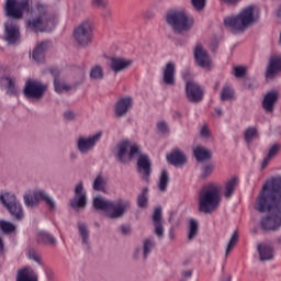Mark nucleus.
Returning <instances> with one entry per match:
<instances>
[{
    "label": "nucleus",
    "mask_w": 281,
    "mask_h": 281,
    "mask_svg": "<svg viewBox=\"0 0 281 281\" xmlns=\"http://www.w3.org/2000/svg\"><path fill=\"white\" fill-rule=\"evenodd\" d=\"M52 49V41H44L36 46V63L37 65L45 64L47 52Z\"/></svg>",
    "instance_id": "nucleus-25"
},
{
    "label": "nucleus",
    "mask_w": 281,
    "mask_h": 281,
    "mask_svg": "<svg viewBox=\"0 0 281 281\" xmlns=\"http://www.w3.org/2000/svg\"><path fill=\"white\" fill-rule=\"evenodd\" d=\"M37 243H43L44 245H56V238L45 231H40L37 233Z\"/></svg>",
    "instance_id": "nucleus-35"
},
{
    "label": "nucleus",
    "mask_w": 281,
    "mask_h": 281,
    "mask_svg": "<svg viewBox=\"0 0 281 281\" xmlns=\"http://www.w3.org/2000/svg\"><path fill=\"white\" fill-rule=\"evenodd\" d=\"M148 188H144L142 194L137 196V205L138 207H147L148 206Z\"/></svg>",
    "instance_id": "nucleus-43"
},
{
    "label": "nucleus",
    "mask_w": 281,
    "mask_h": 281,
    "mask_svg": "<svg viewBox=\"0 0 281 281\" xmlns=\"http://www.w3.org/2000/svg\"><path fill=\"white\" fill-rule=\"evenodd\" d=\"M120 229L123 236H128V234H131V226L122 225Z\"/></svg>",
    "instance_id": "nucleus-55"
},
{
    "label": "nucleus",
    "mask_w": 281,
    "mask_h": 281,
    "mask_svg": "<svg viewBox=\"0 0 281 281\" xmlns=\"http://www.w3.org/2000/svg\"><path fill=\"white\" fill-rule=\"evenodd\" d=\"M224 3H228L229 5H236L240 0H223Z\"/></svg>",
    "instance_id": "nucleus-60"
},
{
    "label": "nucleus",
    "mask_w": 281,
    "mask_h": 281,
    "mask_svg": "<svg viewBox=\"0 0 281 281\" xmlns=\"http://www.w3.org/2000/svg\"><path fill=\"white\" fill-rule=\"evenodd\" d=\"M177 74V66L175 63L169 61L166 64L165 68L162 69V82L167 85V87H175L177 85V80L175 78Z\"/></svg>",
    "instance_id": "nucleus-16"
},
{
    "label": "nucleus",
    "mask_w": 281,
    "mask_h": 281,
    "mask_svg": "<svg viewBox=\"0 0 281 281\" xmlns=\"http://www.w3.org/2000/svg\"><path fill=\"white\" fill-rule=\"evenodd\" d=\"M215 113L218 115V117H221V115H223V110H221L220 108H216Z\"/></svg>",
    "instance_id": "nucleus-64"
},
{
    "label": "nucleus",
    "mask_w": 281,
    "mask_h": 281,
    "mask_svg": "<svg viewBox=\"0 0 281 281\" xmlns=\"http://www.w3.org/2000/svg\"><path fill=\"white\" fill-rule=\"evenodd\" d=\"M24 203L27 207H34V204L36 203V191H29L24 195Z\"/></svg>",
    "instance_id": "nucleus-45"
},
{
    "label": "nucleus",
    "mask_w": 281,
    "mask_h": 281,
    "mask_svg": "<svg viewBox=\"0 0 281 281\" xmlns=\"http://www.w3.org/2000/svg\"><path fill=\"white\" fill-rule=\"evenodd\" d=\"M214 168H216L214 164H204L201 168V179H207L214 172Z\"/></svg>",
    "instance_id": "nucleus-44"
},
{
    "label": "nucleus",
    "mask_w": 281,
    "mask_h": 281,
    "mask_svg": "<svg viewBox=\"0 0 281 281\" xmlns=\"http://www.w3.org/2000/svg\"><path fill=\"white\" fill-rule=\"evenodd\" d=\"M156 243L153 239H144L143 240V256L144 260L150 256L153 248L156 247Z\"/></svg>",
    "instance_id": "nucleus-40"
},
{
    "label": "nucleus",
    "mask_w": 281,
    "mask_h": 281,
    "mask_svg": "<svg viewBox=\"0 0 281 281\" xmlns=\"http://www.w3.org/2000/svg\"><path fill=\"white\" fill-rule=\"evenodd\" d=\"M137 166H138V172L140 175H144L145 179H148L150 177V173L153 172V162L150 161V157L146 154H142L139 150Z\"/></svg>",
    "instance_id": "nucleus-17"
},
{
    "label": "nucleus",
    "mask_w": 281,
    "mask_h": 281,
    "mask_svg": "<svg viewBox=\"0 0 281 281\" xmlns=\"http://www.w3.org/2000/svg\"><path fill=\"white\" fill-rule=\"evenodd\" d=\"M93 8H100L101 10H106L109 8V0H92Z\"/></svg>",
    "instance_id": "nucleus-51"
},
{
    "label": "nucleus",
    "mask_w": 281,
    "mask_h": 281,
    "mask_svg": "<svg viewBox=\"0 0 281 281\" xmlns=\"http://www.w3.org/2000/svg\"><path fill=\"white\" fill-rule=\"evenodd\" d=\"M167 161L171 166H183L188 160L186 154L180 149H175L172 153L167 154Z\"/></svg>",
    "instance_id": "nucleus-26"
},
{
    "label": "nucleus",
    "mask_w": 281,
    "mask_h": 281,
    "mask_svg": "<svg viewBox=\"0 0 281 281\" xmlns=\"http://www.w3.org/2000/svg\"><path fill=\"white\" fill-rule=\"evenodd\" d=\"M157 128L160 133H168V123L165 121L158 122Z\"/></svg>",
    "instance_id": "nucleus-53"
},
{
    "label": "nucleus",
    "mask_w": 281,
    "mask_h": 281,
    "mask_svg": "<svg viewBox=\"0 0 281 281\" xmlns=\"http://www.w3.org/2000/svg\"><path fill=\"white\" fill-rule=\"evenodd\" d=\"M91 80H104V68L100 65H95L90 69Z\"/></svg>",
    "instance_id": "nucleus-38"
},
{
    "label": "nucleus",
    "mask_w": 281,
    "mask_h": 281,
    "mask_svg": "<svg viewBox=\"0 0 281 281\" xmlns=\"http://www.w3.org/2000/svg\"><path fill=\"white\" fill-rule=\"evenodd\" d=\"M255 137H258V130L256 127H248L245 132V142L251 144Z\"/></svg>",
    "instance_id": "nucleus-46"
},
{
    "label": "nucleus",
    "mask_w": 281,
    "mask_h": 281,
    "mask_svg": "<svg viewBox=\"0 0 281 281\" xmlns=\"http://www.w3.org/2000/svg\"><path fill=\"white\" fill-rule=\"evenodd\" d=\"M27 27H30V30L35 31L36 30V19L30 20L27 22Z\"/></svg>",
    "instance_id": "nucleus-57"
},
{
    "label": "nucleus",
    "mask_w": 281,
    "mask_h": 281,
    "mask_svg": "<svg viewBox=\"0 0 281 281\" xmlns=\"http://www.w3.org/2000/svg\"><path fill=\"white\" fill-rule=\"evenodd\" d=\"M255 210L261 217L263 232H278L281 227V176L267 180L255 200Z\"/></svg>",
    "instance_id": "nucleus-1"
},
{
    "label": "nucleus",
    "mask_w": 281,
    "mask_h": 281,
    "mask_svg": "<svg viewBox=\"0 0 281 281\" xmlns=\"http://www.w3.org/2000/svg\"><path fill=\"white\" fill-rule=\"evenodd\" d=\"M0 203L8 210L15 221H21V218H23V206L21 205V202L16 200L14 193L0 191Z\"/></svg>",
    "instance_id": "nucleus-7"
},
{
    "label": "nucleus",
    "mask_w": 281,
    "mask_h": 281,
    "mask_svg": "<svg viewBox=\"0 0 281 281\" xmlns=\"http://www.w3.org/2000/svg\"><path fill=\"white\" fill-rule=\"evenodd\" d=\"M201 135L203 137H207V135H210V131L207 130V127H202Z\"/></svg>",
    "instance_id": "nucleus-59"
},
{
    "label": "nucleus",
    "mask_w": 281,
    "mask_h": 281,
    "mask_svg": "<svg viewBox=\"0 0 281 281\" xmlns=\"http://www.w3.org/2000/svg\"><path fill=\"white\" fill-rule=\"evenodd\" d=\"M4 41L9 45H19L21 43V29L16 22L10 21L4 24Z\"/></svg>",
    "instance_id": "nucleus-12"
},
{
    "label": "nucleus",
    "mask_w": 281,
    "mask_h": 281,
    "mask_svg": "<svg viewBox=\"0 0 281 281\" xmlns=\"http://www.w3.org/2000/svg\"><path fill=\"white\" fill-rule=\"evenodd\" d=\"M131 109H133V98L124 97L116 102L115 115L117 117H124V115H126Z\"/></svg>",
    "instance_id": "nucleus-22"
},
{
    "label": "nucleus",
    "mask_w": 281,
    "mask_h": 281,
    "mask_svg": "<svg viewBox=\"0 0 281 281\" xmlns=\"http://www.w3.org/2000/svg\"><path fill=\"white\" fill-rule=\"evenodd\" d=\"M70 205L74 210L87 207V191H85V183L78 182L75 188V198L70 201Z\"/></svg>",
    "instance_id": "nucleus-14"
},
{
    "label": "nucleus",
    "mask_w": 281,
    "mask_h": 281,
    "mask_svg": "<svg viewBox=\"0 0 281 281\" xmlns=\"http://www.w3.org/2000/svg\"><path fill=\"white\" fill-rule=\"evenodd\" d=\"M259 258L262 262L273 260V247L269 245H258Z\"/></svg>",
    "instance_id": "nucleus-32"
},
{
    "label": "nucleus",
    "mask_w": 281,
    "mask_h": 281,
    "mask_svg": "<svg viewBox=\"0 0 281 281\" xmlns=\"http://www.w3.org/2000/svg\"><path fill=\"white\" fill-rule=\"evenodd\" d=\"M126 155L128 159L137 157V155H139V146L131 145L127 140L120 143L117 145L116 159H119L121 164H126Z\"/></svg>",
    "instance_id": "nucleus-10"
},
{
    "label": "nucleus",
    "mask_w": 281,
    "mask_h": 281,
    "mask_svg": "<svg viewBox=\"0 0 281 281\" xmlns=\"http://www.w3.org/2000/svg\"><path fill=\"white\" fill-rule=\"evenodd\" d=\"M93 207L108 212L109 218H122L128 210H131V201L117 199L116 201L106 200L104 198H94Z\"/></svg>",
    "instance_id": "nucleus-2"
},
{
    "label": "nucleus",
    "mask_w": 281,
    "mask_h": 281,
    "mask_svg": "<svg viewBox=\"0 0 281 281\" xmlns=\"http://www.w3.org/2000/svg\"><path fill=\"white\" fill-rule=\"evenodd\" d=\"M78 229L82 238V244L89 247V236H90L89 227H87V224L79 222Z\"/></svg>",
    "instance_id": "nucleus-39"
},
{
    "label": "nucleus",
    "mask_w": 281,
    "mask_h": 281,
    "mask_svg": "<svg viewBox=\"0 0 281 281\" xmlns=\"http://www.w3.org/2000/svg\"><path fill=\"white\" fill-rule=\"evenodd\" d=\"M47 91V85L36 82V100H41L43 95H45V92Z\"/></svg>",
    "instance_id": "nucleus-49"
},
{
    "label": "nucleus",
    "mask_w": 281,
    "mask_h": 281,
    "mask_svg": "<svg viewBox=\"0 0 281 281\" xmlns=\"http://www.w3.org/2000/svg\"><path fill=\"white\" fill-rule=\"evenodd\" d=\"M221 205V187L211 183L204 187L199 194V210L203 214H212Z\"/></svg>",
    "instance_id": "nucleus-3"
},
{
    "label": "nucleus",
    "mask_w": 281,
    "mask_h": 281,
    "mask_svg": "<svg viewBox=\"0 0 281 281\" xmlns=\"http://www.w3.org/2000/svg\"><path fill=\"white\" fill-rule=\"evenodd\" d=\"M50 74L54 76V86L56 93H63V91H71V89H78L82 82L76 86H69L67 83L60 82V70L58 68H50Z\"/></svg>",
    "instance_id": "nucleus-18"
},
{
    "label": "nucleus",
    "mask_w": 281,
    "mask_h": 281,
    "mask_svg": "<svg viewBox=\"0 0 281 281\" xmlns=\"http://www.w3.org/2000/svg\"><path fill=\"white\" fill-rule=\"evenodd\" d=\"M278 100H280V93L276 90L268 92L263 97L262 109L266 113H273L276 109V104H278Z\"/></svg>",
    "instance_id": "nucleus-19"
},
{
    "label": "nucleus",
    "mask_w": 281,
    "mask_h": 281,
    "mask_svg": "<svg viewBox=\"0 0 281 281\" xmlns=\"http://www.w3.org/2000/svg\"><path fill=\"white\" fill-rule=\"evenodd\" d=\"M166 22L173 34H187L194 26V19L183 10H171L166 15Z\"/></svg>",
    "instance_id": "nucleus-4"
},
{
    "label": "nucleus",
    "mask_w": 281,
    "mask_h": 281,
    "mask_svg": "<svg viewBox=\"0 0 281 281\" xmlns=\"http://www.w3.org/2000/svg\"><path fill=\"white\" fill-rule=\"evenodd\" d=\"M207 0H191V3L194 8V10H198V12H201L205 8V3Z\"/></svg>",
    "instance_id": "nucleus-52"
},
{
    "label": "nucleus",
    "mask_w": 281,
    "mask_h": 281,
    "mask_svg": "<svg viewBox=\"0 0 281 281\" xmlns=\"http://www.w3.org/2000/svg\"><path fill=\"white\" fill-rule=\"evenodd\" d=\"M153 223L156 236H158V238H164V224L161 223V206L155 209L153 214Z\"/></svg>",
    "instance_id": "nucleus-27"
},
{
    "label": "nucleus",
    "mask_w": 281,
    "mask_h": 281,
    "mask_svg": "<svg viewBox=\"0 0 281 281\" xmlns=\"http://www.w3.org/2000/svg\"><path fill=\"white\" fill-rule=\"evenodd\" d=\"M0 229H2L4 234H12V232L16 229V226L10 222L0 221Z\"/></svg>",
    "instance_id": "nucleus-47"
},
{
    "label": "nucleus",
    "mask_w": 281,
    "mask_h": 281,
    "mask_svg": "<svg viewBox=\"0 0 281 281\" xmlns=\"http://www.w3.org/2000/svg\"><path fill=\"white\" fill-rule=\"evenodd\" d=\"M280 149H281V145L279 143L270 147L267 157H265L262 160V164H261L262 170H265V168L269 166L273 157H277V155L280 153Z\"/></svg>",
    "instance_id": "nucleus-31"
},
{
    "label": "nucleus",
    "mask_w": 281,
    "mask_h": 281,
    "mask_svg": "<svg viewBox=\"0 0 281 281\" xmlns=\"http://www.w3.org/2000/svg\"><path fill=\"white\" fill-rule=\"evenodd\" d=\"M56 27V19L49 13L47 4L36 5V30L40 32H52Z\"/></svg>",
    "instance_id": "nucleus-6"
},
{
    "label": "nucleus",
    "mask_w": 281,
    "mask_h": 281,
    "mask_svg": "<svg viewBox=\"0 0 281 281\" xmlns=\"http://www.w3.org/2000/svg\"><path fill=\"white\" fill-rule=\"evenodd\" d=\"M64 117L67 122H74V120H76V114L72 111H66Z\"/></svg>",
    "instance_id": "nucleus-54"
},
{
    "label": "nucleus",
    "mask_w": 281,
    "mask_h": 281,
    "mask_svg": "<svg viewBox=\"0 0 281 281\" xmlns=\"http://www.w3.org/2000/svg\"><path fill=\"white\" fill-rule=\"evenodd\" d=\"M183 80H186V82H194V80H190V72L183 74Z\"/></svg>",
    "instance_id": "nucleus-61"
},
{
    "label": "nucleus",
    "mask_w": 281,
    "mask_h": 281,
    "mask_svg": "<svg viewBox=\"0 0 281 281\" xmlns=\"http://www.w3.org/2000/svg\"><path fill=\"white\" fill-rule=\"evenodd\" d=\"M92 188L95 192H105L106 191V179L104 176L99 175L94 179V182L92 184Z\"/></svg>",
    "instance_id": "nucleus-37"
},
{
    "label": "nucleus",
    "mask_w": 281,
    "mask_h": 281,
    "mask_svg": "<svg viewBox=\"0 0 281 281\" xmlns=\"http://www.w3.org/2000/svg\"><path fill=\"white\" fill-rule=\"evenodd\" d=\"M170 183V173H168V170L164 169L161 171L158 188L160 192H166L168 190V184Z\"/></svg>",
    "instance_id": "nucleus-36"
},
{
    "label": "nucleus",
    "mask_w": 281,
    "mask_h": 281,
    "mask_svg": "<svg viewBox=\"0 0 281 281\" xmlns=\"http://www.w3.org/2000/svg\"><path fill=\"white\" fill-rule=\"evenodd\" d=\"M194 58L199 67H202L203 69H207V67L212 65V58L210 57V53L204 49L203 44L201 43L195 45Z\"/></svg>",
    "instance_id": "nucleus-15"
},
{
    "label": "nucleus",
    "mask_w": 281,
    "mask_h": 281,
    "mask_svg": "<svg viewBox=\"0 0 281 281\" xmlns=\"http://www.w3.org/2000/svg\"><path fill=\"white\" fill-rule=\"evenodd\" d=\"M16 281H36V277H34V271L26 267L18 270Z\"/></svg>",
    "instance_id": "nucleus-33"
},
{
    "label": "nucleus",
    "mask_w": 281,
    "mask_h": 281,
    "mask_svg": "<svg viewBox=\"0 0 281 281\" xmlns=\"http://www.w3.org/2000/svg\"><path fill=\"white\" fill-rule=\"evenodd\" d=\"M111 14H112L111 9H109V7H106L102 13V16H103V19H110Z\"/></svg>",
    "instance_id": "nucleus-58"
},
{
    "label": "nucleus",
    "mask_w": 281,
    "mask_h": 281,
    "mask_svg": "<svg viewBox=\"0 0 281 281\" xmlns=\"http://www.w3.org/2000/svg\"><path fill=\"white\" fill-rule=\"evenodd\" d=\"M74 38L80 47H87L93 38V23L83 21L74 31Z\"/></svg>",
    "instance_id": "nucleus-8"
},
{
    "label": "nucleus",
    "mask_w": 281,
    "mask_h": 281,
    "mask_svg": "<svg viewBox=\"0 0 281 281\" xmlns=\"http://www.w3.org/2000/svg\"><path fill=\"white\" fill-rule=\"evenodd\" d=\"M254 21V5H249L241 10L237 16L226 18L224 25L233 30V32H245Z\"/></svg>",
    "instance_id": "nucleus-5"
},
{
    "label": "nucleus",
    "mask_w": 281,
    "mask_h": 281,
    "mask_svg": "<svg viewBox=\"0 0 281 281\" xmlns=\"http://www.w3.org/2000/svg\"><path fill=\"white\" fill-rule=\"evenodd\" d=\"M221 100H223V102L234 100V89L227 85L224 86L221 93Z\"/></svg>",
    "instance_id": "nucleus-42"
},
{
    "label": "nucleus",
    "mask_w": 281,
    "mask_h": 281,
    "mask_svg": "<svg viewBox=\"0 0 281 281\" xmlns=\"http://www.w3.org/2000/svg\"><path fill=\"white\" fill-rule=\"evenodd\" d=\"M199 234V222L196 220H190V226H189V234L188 238L189 240L194 239Z\"/></svg>",
    "instance_id": "nucleus-41"
},
{
    "label": "nucleus",
    "mask_w": 281,
    "mask_h": 281,
    "mask_svg": "<svg viewBox=\"0 0 281 281\" xmlns=\"http://www.w3.org/2000/svg\"><path fill=\"white\" fill-rule=\"evenodd\" d=\"M234 71L235 78H245L247 76V67L245 66H236Z\"/></svg>",
    "instance_id": "nucleus-50"
},
{
    "label": "nucleus",
    "mask_w": 281,
    "mask_h": 281,
    "mask_svg": "<svg viewBox=\"0 0 281 281\" xmlns=\"http://www.w3.org/2000/svg\"><path fill=\"white\" fill-rule=\"evenodd\" d=\"M23 93L25 98H36V80H26Z\"/></svg>",
    "instance_id": "nucleus-34"
},
{
    "label": "nucleus",
    "mask_w": 281,
    "mask_h": 281,
    "mask_svg": "<svg viewBox=\"0 0 281 281\" xmlns=\"http://www.w3.org/2000/svg\"><path fill=\"white\" fill-rule=\"evenodd\" d=\"M244 89H254V85L251 83V79H244Z\"/></svg>",
    "instance_id": "nucleus-56"
},
{
    "label": "nucleus",
    "mask_w": 281,
    "mask_h": 281,
    "mask_svg": "<svg viewBox=\"0 0 281 281\" xmlns=\"http://www.w3.org/2000/svg\"><path fill=\"white\" fill-rule=\"evenodd\" d=\"M102 138V132H98L97 134L89 136V137H79L77 140V149L81 155H87L91 153L93 148H95V144L100 142Z\"/></svg>",
    "instance_id": "nucleus-11"
},
{
    "label": "nucleus",
    "mask_w": 281,
    "mask_h": 281,
    "mask_svg": "<svg viewBox=\"0 0 281 281\" xmlns=\"http://www.w3.org/2000/svg\"><path fill=\"white\" fill-rule=\"evenodd\" d=\"M193 155L196 161H210L212 159V151L201 145L193 149Z\"/></svg>",
    "instance_id": "nucleus-29"
},
{
    "label": "nucleus",
    "mask_w": 281,
    "mask_h": 281,
    "mask_svg": "<svg viewBox=\"0 0 281 281\" xmlns=\"http://www.w3.org/2000/svg\"><path fill=\"white\" fill-rule=\"evenodd\" d=\"M30 5L32 0H7L4 10L9 19H22L23 12H30Z\"/></svg>",
    "instance_id": "nucleus-9"
},
{
    "label": "nucleus",
    "mask_w": 281,
    "mask_h": 281,
    "mask_svg": "<svg viewBox=\"0 0 281 281\" xmlns=\"http://www.w3.org/2000/svg\"><path fill=\"white\" fill-rule=\"evenodd\" d=\"M238 243V231H235L228 241L227 248H226V256L229 255V251H232L233 247H236V244Z\"/></svg>",
    "instance_id": "nucleus-48"
},
{
    "label": "nucleus",
    "mask_w": 281,
    "mask_h": 281,
    "mask_svg": "<svg viewBox=\"0 0 281 281\" xmlns=\"http://www.w3.org/2000/svg\"><path fill=\"white\" fill-rule=\"evenodd\" d=\"M186 93L189 102H193L194 104L203 100V88L196 81H187Z\"/></svg>",
    "instance_id": "nucleus-13"
},
{
    "label": "nucleus",
    "mask_w": 281,
    "mask_h": 281,
    "mask_svg": "<svg viewBox=\"0 0 281 281\" xmlns=\"http://www.w3.org/2000/svg\"><path fill=\"white\" fill-rule=\"evenodd\" d=\"M281 71V55H276L270 57L269 65L266 70L267 80H271V78H276L278 74Z\"/></svg>",
    "instance_id": "nucleus-20"
},
{
    "label": "nucleus",
    "mask_w": 281,
    "mask_h": 281,
    "mask_svg": "<svg viewBox=\"0 0 281 281\" xmlns=\"http://www.w3.org/2000/svg\"><path fill=\"white\" fill-rule=\"evenodd\" d=\"M133 65L132 59H126L124 57H112L110 59V67L114 74H120V71H126L128 67Z\"/></svg>",
    "instance_id": "nucleus-21"
},
{
    "label": "nucleus",
    "mask_w": 281,
    "mask_h": 281,
    "mask_svg": "<svg viewBox=\"0 0 281 281\" xmlns=\"http://www.w3.org/2000/svg\"><path fill=\"white\" fill-rule=\"evenodd\" d=\"M238 178L233 177L231 179H228L225 182L224 186V196L225 199H232V196H234V192H236V188H238Z\"/></svg>",
    "instance_id": "nucleus-30"
},
{
    "label": "nucleus",
    "mask_w": 281,
    "mask_h": 281,
    "mask_svg": "<svg viewBox=\"0 0 281 281\" xmlns=\"http://www.w3.org/2000/svg\"><path fill=\"white\" fill-rule=\"evenodd\" d=\"M183 278H192V270H187L182 272Z\"/></svg>",
    "instance_id": "nucleus-62"
},
{
    "label": "nucleus",
    "mask_w": 281,
    "mask_h": 281,
    "mask_svg": "<svg viewBox=\"0 0 281 281\" xmlns=\"http://www.w3.org/2000/svg\"><path fill=\"white\" fill-rule=\"evenodd\" d=\"M36 265L38 267L40 276H46L47 281H56V274L54 273V270L45 263V260H43V257L41 255L36 256Z\"/></svg>",
    "instance_id": "nucleus-24"
},
{
    "label": "nucleus",
    "mask_w": 281,
    "mask_h": 281,
    "mask_svg": "<svg viewBox=\"0 0 281 281\" xmlns=\"http://www.w3.org/2000/svg\"><path fill=\"white\" fill-rule=\"evenodd\" d=\"M15 82L16 80L10 77L0 78V87L7 89L9 95H16V93H19V89H16Z\"/></svg>",
    "instance_id": "nucleus-28"
},
{
    "label": "nucleus",
    "mask_w": 281,
    "mask_h": 281,
    "mask_svg": "<svg viewBox=\"0 0 281 281\" xmlns=\"http://www.w3.org/2000/svg\"><path fill=\"white\" fill-rule=\"evenodd\" d=\"M36 47H34L33 49H32V54H31V58H32V60H36Z\"/></svg>",
    "instance_id": "nucleus-63"
},
{
    "label": "nucleus",
    "mask_w": 281,
    "mask_h": 281,
    "mask_svg": "<svg viewBox=\"0 0 281 281\" xmlns=\"http://www.w3.org/2000/svg\"><path fill=\"white\" fill-rule=\"evenodd\" d=\"M36 203H45L49 212H56V201L49 196V193L43 189L36 190Z\"/></svg>",
    "instance_id": "nucleus-23"
}]
</instances>
